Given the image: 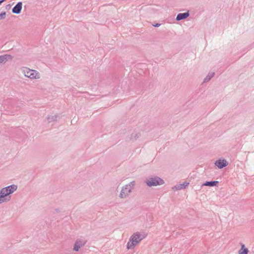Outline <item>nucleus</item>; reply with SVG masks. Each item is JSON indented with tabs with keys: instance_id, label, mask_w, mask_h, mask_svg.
Returning <instances> with one entry per match:
<instances>
[{
	"instance_id": "nucleus-1",
	"label": "nucleus",
	"mask_w": 254,
	"mask_h": 254,
	"mask_svg": "<svg viewBox=\"0 0 254 254\" xmlns=\"http://www.w3.org/2000/svg\"><path fill=\"white\" fill-rule=\"evenodd\" d=\"M17 189V186L11 185L2 188L0 190V204L8 201L10 199V196L8 195L14 192Z\"/></svg>"
},
{
	"instance_id": "nucleus-2",
	"label": "nucleus",
	"mask_w": 254,
	"mask_h": 254,
	"mask_svg": "<svg viewBox=\"0 0 254 254\" xmlns=\"http://www.w3.org/2000/svg\"><path fill=\"white\" fill-rule=\"evenodd\" d=\"M143 237L138 232L134 233L129 238V242L127 245V249H131L134 248V247L138 244L142 239Z\"/></svg>"
},
{
	"instance_id": "nucleus-3",
	"label": "nucleus",
	"mask_w": 254,
	"mask_h": 254,
	"mask_svg": "<svg viewBox=\"0 0 254 254\" xmlns=\"http://www.w3.org/2000/svg\"><path fill=\"white\" fill-rule=\"evenodd\" d=\"M22 72L24 75L30 79H38L40 78V74L36 70L30 69L28 67H24L22 69Z\"/></svg>"
},
{
	"instance_id": "nucleus-4",
	"label": "nucleus",
	"mask_w": 254,
	"mask_h": 254,
	"mask_svg": "<svg viewBox=\"0 0 254 254\" xmlns=\"http://www.w3.org/2000/svg\"><path fill=\"white\" fill-rule=\"evenodd\" d=\"M145 182L146 185L149 187L161 185L164 183L163 180L157 176L149 178L146 180Z\"/></svg>"
},
{
	"instance_id": "nucleus-5",
	"label": "nucleus",
	"mask_w": 254,
	"mask_h": 254,
	"mask_svg": "<svg viewBox=\"0 0 254 254\" xmlns=\"http://www.w3.org/2000/svg\"><path fill=\"white\" fill-rule=\"evenodd\" d=\"M132 188L129 185H126L123 187L119 197L121 198H125L127 197L132 191Z\"/></svg>"
},
{
	"instance_id": "nucleus-6",
	"label": "nucleus",
	"mask_w": 254,
	"mask_h": 254,
	"mask_svg": "<svg viewBox=\"0 0 254 254\" xmlns=\"http://www.w3.org/2000/svg\"><path fill=\"white\" fill-rule=\"evenodd\" d=\"M86 243V241L81 240V239H77L74 244L73 247V251L75 252H78L80 248L83 247Z\"/></svg>"
},
{
	"instance_id": "nucleus-7",
	"label": "nucleus",
	"mask_w": 254,
	"mask_h": 254,
	"mask_svg": "<svg viewBox=\"0 0 254 254\" xmlns=\"http://www.w3.org/2000/svg\"><path fill=\"white\" fill-rule=\"evenodd\" d=\"M215 165L219 169H222L227 166L228 164L226 160L223 159H219L217 160L215 163Z\"/></svg>"
},
{
	"instance_id": "nucleus-8",
	"label": "nucleus",
	"mask_w": 254,
	"mask_h": 254,
	"mask_svg": "<svg viewBox=\"0 0 254 254\" xmlns=\"http://www.w3.org/2000/svg\"><path fill=\"white\" fill-rule=\"evenodd\" d=\"M22 3L21 1L18 2L12 9V12L15 14H19L22 9Z\"/></svg>"
},
{
	"instance_id": "nucleus-9",
	"label": "nucleus",
	"mask_w": 254,
	"mask_h": 254,
	"mask_svg": "<svg viewBox=\"0 0 254 254\" xmlns=\"http://www.w3.org/2000/svg\"><path fill=\"white\" fill-rule=\"evenodd\" d=\"M13 57L10 55L5 54L0 56V64L5 63L8 61H11Z\"/></svg>"
},
{
	"instance_id": "nucleus-10",
	"label": "nucleus",
	"mask_w": 254,
	"mask_h": 254,
	"mask_svg": "<svg viewBox=\"0 0 254 254\" xmlns=\"http://www.w3.org/2000/svg\"><path fill=\"white\" fill-rule=\"evenodd\" d=\"M190 15L189 12L188 11L185 13H179L176 17V20L180 21L181 20H184L188 18Z\"/></svg>"
},
{
	"instance_id": "nucleus-11",
	"label": "nucleus",
	"mask_w": 254,
	"mask_h": 254,
	"mask_svg": "<svg viewBox=\"0 0 254 254\" xmlns=\"http://www.w3.org/2000/svg\"><path fill=\"white\" fill-rule=\"evenodd\" d=\"M189 183L184 182L183 184L177 185L174 187H173V189H175L176 190H181L182 189H185L189 185Z\"/></svg>"
},
{
	"instance_id": "nucleus-12",
	"label": "nucleus",
	"mask_w": 254,
	"mask_h": 254,
	"mask_svg": "<svg viewBox=\"0 0 254 254\" xmlns=\"http://www.w3.org/2000/svg\"><path fill=\"white\" fill-rule=\"evenodd\" d=\"M140 136L141 134L139 132H134L131 134L130 139L132 141H135Z\"/></svg>"
},
{
	"instance_id": "nucleus-13",
	"label": "nucleus",
	"mask_w": 254,
	"mask_h": 254,
	"mask_svg": "<svg viewBox=\"0 0 254 254\" xmlns=\"http://www.w3.org/2000/svg\"><path fill=\"white\" fill-rule=\"evenodd\" d=\"M218 184V181H206L205 183H204L202 185V186L214 187V186H216Z\"/></svg>"
},
{
	"instance_id": "nucleus-14",
	"label": "nucleus",
	"mask_w": 254,
	"mask_h": 254,
	"mask_svg": "<svg viewBox=\"0 0 254 254\" xmlns=\"http://www.w3.org/2000/svg\"><path fill=\"white\" fill-rule=\"evenodd\" d=\"M249 252L248 249L246 248L245 246V245H241V248L239 251L238 254H248Z\"/></svg>"
},
{
	"instance_id": "nucleus-15",
	"label": "nucleus",
	"mask_w": 254,
	"mask_h": 254,
	"mask_svg": "<svg viewBox=\"0 0 254 254\" xmlns=\"http://www.w3.org/2000/svg\"><path fill=\"white\" fill-rule=\"evenodd\" d=\"M214 74L215 73L213 72L208 73V75L204 79L203 82H208L214 76Z\"/></svg>"
},
{
	"instance_id": "nucleus-16",
	"label": "nucleus",
	"mask_w": 254,
	"mask_h": 254,
	"mask_svg": "<svg viewBox=\"0 0 254 254\" xmlns=\"http://www.w3.org/2000/svg\"><path fill=\"white\" fill-rule=\"evenodd\" d=\"M57 119V116L54 115V116H50L47 117V120L49 123H51L54 121H56Z\"/></svg>"
},
{
	"instance_id": "nucleus-17",
	"label": "nucleus",
	"mask_w": 254,
	"mask_h": 254,
	"mask_svg": "<svg viewBox=\"0 0 254 254\" xmlns=\"http://www.w3.org/2000/svg\"><path fill=\"white\" fill-rule=\"evenodd\" d=\"M6 16V12H3L0 13V20L4 19Z\"/></svg>"
},
{
	"instance_id": "nucleus-18",
	"label": "nucleus",
	"mask_w": 254,
	"mask_h": 254,
	"mask_svg": "<svg viewBox=\"0 0 254 254\" xmlns=\"http://www.w3.org/2000/svg\"><path fill=\"white\" fill-rule=\"evenodd\" d=\"M127 185H130V187H131L133 189V187L135 185V182L134 181H132L130 183L128 184Z\"/></svg>"
},
{
	"instance_id": "nucleus-19",
	"label": "nucleus",
	"mask_w": 254,
	"mask_h": 254,
	"mask_svg": "<svg viewBox=\"0 0 254 254\" xmlns=\"http://www.w3.org/2000/svg\"><path fill=\"white\" fill-rule=\"evenodd\" d=\"M160 25V24H159V23H157V24H156L155 25H154V26L155 27H159Z\"/></svg>"
},
{
	"instance_id": "nucleus-20",
	"label": "nucleus",
	"mask_w": 254,
	"mask_h": 254,
	"mask_svg": "<svg viewBox=\"0 0 254 254\" xmlns=\"http://www.w3.org/2000/svg\"><path fill=\"white\" fill-rule=\"evenodd\" d=\"M5 0H0V4H1L3 2L5 1Z\"/></svg>"
}]
</instances>
